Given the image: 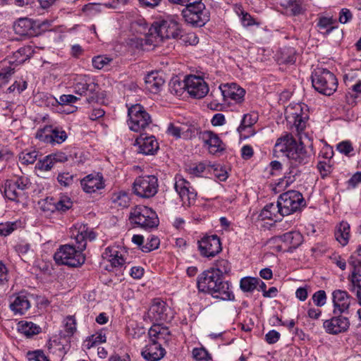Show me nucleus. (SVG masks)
Listing matches in <instances>:
<instances>
[{"label": "nucleus", "instance_id": "60", "mask_svg": "<svg viewBox=\"0 0 361 361\" xmlns=\"http://www.w3.org/2000/svg\"><path fill=\"white\" fill-rule=\"evenodd\" d=\"M179 37L182 42L185 43V44L195 45L199 42L197 37L193 32L188 33L185 35L180 33Z\"/></svg>", "mask_w": 361, "mask_h": 361}, {"label": "nucleus", "instance_id": "5", "mask_svg": "<svg viewBox=\"0 0 361 361\" xmlns=\"http://www.w3.org/2000/svg\"><path fill=\"white\" fill-rule=\"evenodd\" d=\"M129 221L135 227L145 230L156 228L159 222L157 213L144 205H137L131 209Z\"/></svg>", "mask_w": 361, "mask_h": 361}, {"label": "nucleus", "instance_id": "48", "mask_svg": "<svg viewBox=\"0 0 361 361\" xmlns=\"http://www.w3.org/2000/svg\"><path fill=\"white\" fill-rule=\"evenodd\" d=\"M106 337L102 333H97L92 335L85 341V346L90 349L97 345L106 342Z\"/></svg>", "mask_w": 361, "mask_h": 361}, {"label": "nucleus", "instance_id": "25", "mask_svg": "<svg viewBox=\"0 0 361 361\" xmlns=\"http://www.w3.org/2000/svg\"><path fill=\"white\" fill-rule=\"evenodd\" d=\"M332 300L334 314L348 312L350 305L351 297L346 291L339 289L334 290L332 293Z\"/></svg>", "mask_w": 361, "mask_h": 361}, {"label": "nucleus", "instance_id": "39", "mask_svg": "<svg viewBox=\"0 0 361 361\" xmlns=\"http://www.w3.org/2000/svg\"><path fill=\"white\" fill-rule=\"evenodd\" d=\"M45 104L55 106L57 104H68L75 103L78 99L73 94H63L59 98V102L52 95H44Z\"/></svg>", "mask_w": 361, "mask_h": 361}, {"label": "nucleus", "instance_id": "46", "mask_svg": "<svg viewBox=\"0 0 361 361\" xmlns=\"http://www.w3.org/2000/svg\"><path fill=\"white\" fill-rule=\"evenodd\" d=\"M6 63L5 61L1 65L0 70V86L8 82L15 71V67L12 64L8 63V65H6L5 64Z\"/></svg>", "mask_w": 361, "mask_h": 361}, {"label": "nucleus", "instance_id": "36", "mask_svg": "<svg viewBox=\"0 0 361 361\" xmlns=\"http://www.w3.org/2000/svg\"><path fill=\"white\" fill-rule=\"evenodd\" d=\"M4 195L8 200L18 202L24 195V192L16 188L13 180H7L4 187Z\"/></svg>", "mask_w": 361, "mask_h": 361}, {"label": "nucleus", "instance_id": "22", "mask_svg": "<svg viewBox=\"0 0 361 361\" xmlns=\"http://www.w3.org/2000/svg\"><path fill=\"white\" fill-rule=\"evenodd\" d=\"M350 326L348 317L342 315L332 317L323 322V327L327 334L336 335L346 331Z\"/></svg>", "mask_w": 361, "mask_h": 361}, {"label": "nucleus", "instance_id": "16", "mask_svg": "<svg viewBox=\"0 0 361 361\" xmlns=\"http://www.w3.org/2000/svg\"><path fill=\"white\" fill-rule=\"evenodd\" d=\"M155 31L161 39H177L182 33L179 23L172 18H167L157 22L155 24Z\"/></svg>", "mask_w": 361, "mask_h": 361}, {"label": "nucleus", "instance_id": "2", "mask_svg": "<svg viewBox=\"0 0 361 361\" xmlns=\"http://www.w3.org/2000/svg\"><path fill=\"white\" fill-rule=\"evenodd\" d=\"M274 150L284 153L290 160L289 171L284 176L286 183L293 182L298 175L299 171L295 170L297 166L307 164L310 161V154L303 142L297 141L295 137H280L275 144Z\"/></svg>", "mask_w": 361, "mask_h": 361}, {"label": "nucleus", "instance_id": "4", "mask_svg": "<svg viewBox=\"0 0 361 361\" xmlns=\"http://www.w3.org/2000/svg\"><path fill=\"white\" fill-rule=\"evenodd\" d=\"M313 87L318 92L330 96L338 88V80L336 75L326 68H317L311 75Z\"/></svg>", "mask_w": 361, "mask_h": 361}, {"label": "nucleus", "instance_id": "50", "mask_svg": "<svg viewBox=\"0 0 361 361\" xmlns=\"http://www.w3.org/2000/svg\"><path fill=\"white\" fill-rule=\"evenodd\" d=\"M209 174H213L220 181L228 178L227 171L219 164H211Z\"/></svg>", "mask_w": 361, "mask_h": 361}, {"label": "nucleus", "instance_id": "35", "mask_svg": "<svg viewBox=\"0 0 361 361\" xmlns=\"http://www.w3.org/2000/svg\"><path fill=\"white\" fill-rule=\"evenodd\" d=\"M18 330L26 337H31L39 334L41 328L32 322L20 321L18 324Z\"/></svg>", "mask_w": 361, "mask_h": 361}, {"label": "nucleus", "instance_id": "12", "mask_svg": "<svg viewBox=\"0 0 361 361\" xmlns=\"http://www.w3.org/2000/svg\"><path fill=\"white\" fill-rule=\"evenodd\" d=\"M348 263L353 269L350 276L352 291L355 293L361 304V245L351 255Z\"/></svg>", "mask_w": 361, "mask_h": 361}, {"label": "nucleus", "instance_id": "44", "mask_svg": "<svg viewBox=\"0 0 361 361\" xmlns=\"http://www.w3.org/2000/svg\"><path fill=\"white\" fill-rule=\"evenodd\" d=\"M259 283V279L245 276L240 279V288L245 293L252 292Z\"/></svg>", "mask_w": 361, "mask_h": 361}, {"label": "nucleus", "instance_id": "9", "mask_svg": "<svg viewBox=\"0 0 361 361\" xmlns=\"http://www.w3.org/2000/svg\"><path fill=\"white\" fill-rule=\"evenodd\" d=\"M73 88L75 94L86 97L89 103L97 98L98 85L89 75H77L74 79Z\"/></svg>", "mask_w": 361, "mask_h": 361}, {"label": "nucleus", "instance_id": "7", "mask_svg": "<svg viewBox=\"0 0 361 361\" xmlns=\"http://www.w3.org/2000/svg\"><path fill=\"white\" fill-rule=\"evenodd\" d=\"M128 114L129 128L135 133H140V135H148L146 130L149 128L152 121L149 114L145 111L143 106L140 104L133 105L128 109Z\"/></svg>", "mask_w": 361, "mask_h": 361}, {"label": "nucleus", "instance_id": "10", "mask_svg": "<svg viewBox=\"0 0 361 361\" xmlns=\"http://www.w3.org/2000/svg\"><path fill=\"white\" fill-rule=\"evenodd\" d=\"M158 179L155 176H141L133 183L134 193L142 198L154 197L158 191Z\"/></svg>", "mask_w": 361, "mask_h": 361}, {"label": "nucleus", "instance_id": "37", "mask_svg": "<svg viewBox=\"0 0 361 361\" xmlns=\"http://www.w3.org/2000/svg\"><path fill=\"white\" fill-rule=\"evenodd\" d=\"M204 147L210 154L214 155H216L225 149V145L220 137H209L207 140H204Z\"/></svg>", "mask_w": 361, "mask_h": 361}, {"label": "nucleus", "instance_id": "42", "mask_svg": "<svg viewBox=\"0 0 361 361\" xmlns=\"http://www.w3.org/2000/svg\"><path fill=\"white\" fill-rule=\"evenodd\" d=\"M190 131L191 134L194 135L202 134V133H199L198 130L196 128H189L185 130V127L180 126L178 123L176 124L173 123H170L167 127L166 133L171 135H180L181 134L187 133Z\"/></svg>", "mask_w": 361, "mask_h": 361}, {"label": "nucleus", "instance_id": "8", "mask_svg": "<svg viewBox=\"0 0 361 361\" xmlns=\"http://www.w3.org/2000/svg\"><path fill=\"white\" fill-rule=\"evenodd\" d=\"M278 202L281 208V215L288 216L305 205L302 195L296 190H288L281 194Z\"/></svg>", "mask_w": 361, "mask_h": 361}, {"label": "nucleus", "instance_id": "53", "mask_svg": "<svg viewBox=\"0 0 361 361\" xmlns=\"http://www.w3.org/2000/svg\"><path fill=\"white\" fill-rule=\"evenodd\" d=\"M54 165L55 164L54 160L51 156L49 154L45 157L42 160H39L37 163L35 168L42 171H48L51 170L54 166Z\"/></svg>", "mask_w": 361, "mask_h": 361}, {"label": "nucleus", "instance_id": "26", "mask_svg": "<svg viewBox=\"0 0 361 361\" xmlns=\"http://www.w3.org/2000/svg\"><path fill=\"white\" fill-rule=\"evenodd\" d=\"M165 354V349L155 340H152V343L146 345L141 352L142 357L146 361H159Z\"/></svg>", "mask_w": 361, "mask_h": 361}, {"label": "nucleus", "instance_id": "11", "mask_svg": "<svg viewBox=\"0 0 361 361\" xmlns=\"http://www.w3.org/2000/svg\"><path fill=\"white\" fill-rule=\"evenodd\" d=\"M182 15L187 23L197 27L204 26L210 19V12L204 4L185 8L182 11Z\"/></svg>", "mask_w": 361, "mask_h": 361}, {"label": "nucleus", "instance_id": "41", "mask_svg": "<svg viewBox=\"0 0 361 361\" xmlns=\"http://www.w3.org/2000/svg\"><path fill=\"white\" fill-rule=\"evenodd\" d=\"M336 20L332 17H320L317 23V26L320 30H325L323 34L324 35H329L337 26L334 25Z\"/></svg>", "mask_w": 361, "mask_h": 361}, {"label": "nucleus", "instance_id": "13", "mask_svg": "<svg viewBox=\"0 0 361 361\" xmlns=\"http://www.w3.org/2000/svg\"><path fill=\"white\" fill-rule=\"evenodd\" d=\"M197 248L202 257L213 258L222 250L217 235H205L197 241Z\"/></svg>", "mask_w": 361, "mask_h": 361}, {"label": "nucleus", "instance_id": "1", "mask_svg": "<svg viewBox=\"0 0 361 361\" xmlns=\"http://www.w3.org/2000/svg\"><path fill=\"white\" fill-rule=\"evenodd\" d=\"M231 270V267L228 260L218 259L213 267L204 271L197 276L198 290L221 300H234L231 284L224 280V276L228 274Z\"/></svg>", "mask_w": 361, "mask_h": 361}, {"label": "nucleus", "instance_id": "23", "mask_svg": "<svg viewBox=\"0 0 361 361\" xmlns=\"http://www.w3.org/2000/svg\"><path fill=\"white\" fill-rule=\"evenodd\" d=\"M259 116L257 112L252 111L243 116L240 123L237 128V132L240 135H255L258 133L255 125Z\"/></svg>", "mask_w": 361, "mask_h": 361}, {"label": "nucleus", "instance_id": "32", "mask_svg": "<svg viewBox=\"0 0 361 361\" xmlns=\"http://www.w3.org/2000/svg\"><path fill=\"white\" fill-rule=\"evenodd\" d=\"M284 216L285 215H281V208L278 201L276 203H269L267 204L260 213V216L263 219H271L274 221H279L281 216Z\"/></svg>", "mask_w": 361, "mask_h": 361}, {"label": "nucleus", "instance_id": "20", "mask_svg": "<svg viewBox=\"0 0 361 361\" xmlns=\"http://www.w3.org/2000/svg\"><path fill=\"white\" fill-rule=\"evenodd\" d=\"M224 102H233L237 104L244 100L245 90L236 83H226L219 87Z\"/></svg>", "mask_w": 361, "mask_h": 361}, {"label": "nucleus", "instance_id": "61", "mask_svg": "<svg viewBox=\"0 0 361 361\" xmlns=\"http://www.w3.org/2000/svg\"><path fill=\"white\" fill-rule=\"evenodd\" d=\"M239 16L240 18L241 23L244 27L252 26L256 23L255 20L247 12L241 11Z\"/></svg>", "mask_w": 361, "mask_h": 361}, {"label": "nucleus", "instance_id": "52", "mask_svg": "<svg viewBox=\"0 0 361 361\" xmlns=\"http://www.w3.org/2000/svg\"><path fill=\"white\" fill-rule=\"evenodd\" d=\"M18 221H6L0 224V235L7 236L18 228Z\"/></svg>", "mask_w": 361, "mask_h": 361}, {"label": "nucleus", "instance_id": "43", "mask_svg": "<svg viewBox=\"0 0 361 361\" xmlns=\"http://www.w3.org/2000/svg\"><path fill=\"white\" fill-rule=\"evenodd\" d=\"M296 61V52L293 48L285 47L281 49L279 61L281 63L293 64Z\"/></svg>", "mask_w": 361, "mask_h": 361}, {"label": "nucleus", "instance_id": "34", "mask_svg": "<svg viewBox=\"0 0 361 361\" xmlns=\"http://www.w3.org/2000/svg\"><path fill=\"white\" fill-rule=\"evenodd\" d=\"M210 166L211 164L207 162L193 163L187 166L186 171L192 176L202 177L209 174Z\"/></svg>", "mask_w": 361, "mask_h": 361}, {"label": "nucleus", "instance_id": "38", "mask_svg": "<svg viewBox=\"0 0 361 361\" xmlns=\"http://www.w3.org/2000/svg\"><path fill=\"white\" fill-rule=\"evenodd\" d=\"M32 54V48L29 46L23 47L20 48L13 54V61H9L8 63L12 64L15 67L16 65H19L29 59Z\"/></svg>", "mask_w": 361, "mask_h": 361}, {"label": "nucleus", "instance_id": "51", "mask_svg": "<svg viewBox=\"0 0 361 361\" xmlns=\"http://www.w3.org/2000/svg\"><path fill=\"white\" fill-rule=\"evenodd\" d=\"M64 322V336H71L76 331V321L73 316H68L63 321Z\"/></svg>", "mask_w": 361, "mask_h": 361}, {"label": "nucleus", "instance_id": "3", "mask_svg": "<svg viewBox=\"0 0 361 361\" xmlns=\"http://www.w3.org/2000/svg\"><path fill=\"white\" fill-rule=\"evenodd\" d=\"M285 117L287 126L301 135L309 119V108L305 103H290L286 108Z\"/></svg>", "mask_w": 361, "mask_h": 361}, {"label": "nucleus", "instance_id": "21", "mask_svg": "<svg viewBox=\"0 0 361 361\" xmlns=\"http://www.w3.org/2000/svg\"><path fill=\"white\" fill-rule=\"evenodd\" d=\"M30 296L26 291H20L10 297L9 307L14 314L23 315L30 308Z\"/></svg>", "mask_w": 361, "mask_h": 361}, {"label": "nucleus", "instance_id": "63", "mask_svg": "<svg viewBox=\"0 0 361 361\" xmlns=\"http://www.w3.org/2000/svg\"><path fill=\"white\" fill-rule=\"evenodd\" d=\"M337 149L341 153L348 155L353 150V147L350 141L345 140L337 145Z\"/></svg>", "mask_w": 361, "mask_h": 361}, {"label": "nucleus", "instance_id": "19", "mask_svg": "<svg viewBox=\"0 0 361 361\" xmlns=\"http://www.w3.org/2000/svg\"><path fill=\"white\" fill-rule=\"evenodd\" d=\"M127 251L119 245L109 246L105 249L102 254L112 268H122L127 263Z\"/></svg>", "mask_w": 361, "mask_h": 361}, {"label": "nucleus", "instance_id": "57", "mask_svg": "<svg viewBox=\"0 0 361 361\" xmlns=\"http://www.w3.org/2000/svg\"><path fill=\"white\" fill-rule=\"evenodd\" d=\"M317 167L322 178L328 176L332 171V166L329 160L319 161Z\"/></svg>", "mask_w": 361, "mask_h": 361}, {"label": "nucleus", "instance_id": "58", "mask_svg": "<svg viewBox=\"0 0 361 361\" xmlns=\"http://www.w3.org/2000/svg\"><path fill=\"white\" fill-rule=\"evenodd\" d=\"M312 300L316 306L322 307L326 302V294L324 290H319L313 294Z\"/></svg>", "mask_w": 361, "mask_h": 361}, {"label": "nucleus", "instance_id": "56", "mask_svg": "<svg viewBox=\"0 0 361 361\" xmlns=\"http://www.w3.org/2000/svg\"><path fill=\"white\" fill-rule=\"evenodd\" d=\"M159 243V239L154 235H152L147 238V242L141 247V250L144 252H149L158 248Z\"/></svg>", "mask_w": 361, "mask_h": 361}, {"label": "nucleus", "instance_id": "28", "mask_svg": "<svg viewBox=\"0 0 361 361\" xmlns=\"http://www.w3.org/2000/svg\"><path fill=\"white\" fill-rule=\"evenodd\" d=\"M156 137H137L135 145L139 147V152L142 154H154L159 149V145Z\"/></svg>", "mask_w": 361, "mask_h": 361}, {"label": "nucleus", "instance_id": "55", "mask_svg": "<svg viewBox=\"0 0 361 361\" xmlns=\"http://www.w3.org/2000/svg\"><path fill=\"white\" fill-rule=\"evenodd\" d=\"M111 61V58L104 55H99L92 58V63L94 68L100 70L109 64Z\"/></svg>", "mask_w": 361, "mask_h": 361}, {"label": "nucleus", "instance_id": "18", "mask_svg": "<svg viewBox=\"0 0 361 361\" xmlns=\"http://www.w3.org/2000/svg\"><path fill=\"white\" fill-rule=\"evenodd\" d=\"M184 87L191 97L197 99L203 98L209 92L207 84L199 76H188L184 80Z\"/></svg>", "mask_w": 361, "mask_h": 361}, {"label": "nucleus", "instance_id": "64", "mask_svg": "<svg viewBox=\"0 0 361 361\" xmlns=\"http://www.w3.org/2000/svg\"><path fill=\"white\" fill-rule=\"evenodd\" d=\"M29 361H49L44 353L41 350H36L28 353Z\"/></svg>", "mask_w": 361, "mask_h": 361}, {"label": "nucleus", "instance_id": "40", "mask_svg": "<svg viewBox=\"0 0 361 361\" xmlns=\"http://www.w3.org/2000/svg\"><path fill=\"white\" fill-rule=\"evenodd\" d=\"M111 200L116 207L121 208L128 207L130 202L129 194L123 190L113 193Z\"/></svg>", "mask_w": 361, "mask_h": 361}, {"label": "nucleus", "instance_id": "17", "mask_svg": "<svg viewBox=\"0 0 361 361\" xmlns=\"http://www.w3.org/2000/svg\"><path fill=\"white\" fill-rule=\"evenodd\" d=\"M174 188L184 205L190 206L194 204L196 200L197 192L191 186L190 183L181 176H176Z\"/></svg>", "mask_w": 361, "mask_h": 361}, {"label": "nucleus", "instance_id": "15", "mask_svg": "<svg viewBox=\"0 0 361 361\" xmlns=\"http://www.w3.org/2000/svg\"><path fill=\"white\" fill-rule=\"evenodd\" d=\"M71 238L75 240L78 248L85 250L87 241H93L97 238V233L93 228L87 224L80 223L75 224L71 228Z\"/></svg>", "mask_w": 361, "mask_h": 361}, {"label": "nucleus", "instance_id": "29", "mask_svg": "<svg viewBox=\"0 0 361 361\" xmlns=\"http://www.w3.org/2000/svg\"><path fill=\"white\" fill-rule=\"evenodd\" d=\"M13 30L16 35L32 37L35 34L33 22L27 18H20L14 23Z\"/></svg>", "mask_w": 361, "mask_h": 361}, {"label": "nucleus", "instance_id": "54", "mask_svg": "<svg viewBox=\"0 0 361 361\" xmlns=\"http://www.w3.org/2000/svg\"><path fill=\"white\" fill-rule=\"evenodd\" d=\"M66 135V133L64 130H60L58 127L53 126H46L43 128L40 129L37 135Z\"/></svg>", "mask_w": 361, "mask_h": 361}, {"label": "nucleus", "instance_id": "45", "mask_svg": "<svg viewBox=\"0 0 361 361\" xmlns=\"http://www.w3.org/2000/svg\"><path fill=\"white\" fill-rule=\"evenodd\" d=\"M73 206V201L66 195L61 194L57 202L54 204V209L61 212H65Z\"/></svg>", "mask_w": 361, "mask_h": 361}, {"label": "nucleus", "instance_id": "59", "mask_svg": "<svg viewBox=\"0 0 361 361\" xmlns=\"http://www.w3.org/2000/svg\"><path fill=\"white\" fill-rule=\"evenodd\" d=\"M193 357L197 360H208L211 356L204 348H196L192 350Z\"/></svg>", "mask_w": 361, "mask_h": 361}, {"label": "nucleus", "instance_id": "24", "mask_svg": "<svg viewBox=\"0 0 361 361\" xmlns=\"http://www.w3.org/2000/svg\"><path fill=\"white\" fill-rule=\"evenodd\" d=\"M80 185L86 193H93L105 186L102 173H90L80 180Z\"/></svg>", "mask_w": 361, "mask_h": 361}, {"label": "nucleus", "instance_id": "30", "mask_svg": "<svg viewBox=\"0 0 361 361\" xmlns=\"http://www.w3.org/2000/svg\"><path fill=\"white\" fill-rule=\"evenodd\" d=\"M145 88L153 94H157L164 83V80L158 72L147 74L145 79Z\"/></svg>", "mask_w": 361, "mask_h": 361}, {"label": "nucleus", "instance_id": "6", "mask_svg": "<svg viewBox=\"0 0 361 361\" xmlns=\"http://www.w3.org/2000/svg\"><path fill=\"white\" fill-rule=\"evenodd\" d=\"M84 250L75 248L73 245L66 244L61 245L54 253V259L59 265L78 267L84 264L85 257L82 254Z\"/></svg>", "mask_w": 361, "mask_h": 361}, {"label": "nucleus", "instance_id": "14", "mask_svg": "<svg viewBox=\"0 0 361 361\" xmlns=\"http://www.w3.org/2000/svg\"><path fill=\"white\" fill-rule=\"evenodd\" d=\"M147 317L153 322H169L173 317V313L164 301L155 298L148 310Z\"/></svg>", "mask_w": 361, "mask_h": 361}, {"label": "nucleus", "instance_id": "27", "mask_svg": "<svg viewBox=\"0 0 361 361\" xmlns=\"http://www.w3.org/2000/svg\"><path fill=\"white\" fill-rule=\"evenodd\" d=\"M276 240L281 241L285 246L284 251L292 252L303 242V236L298 231H290L276 236Z\"/></svg>", "mask_w": 361, "mask_h": 361}, {"label": "nucleus", "instance_id": "47", "mask_svg": "<svg viewBox=\"0 0 361 361\" xmlns=\"http://www.w3.org/2000/svg\"><path fill=\"white\" fill-rule=\"evenodd\" d=\"M38 152L25 150L19 154V159L23 164L28 165L34 164L37 158Z\"/></svg>", "mask_w": 361, "mask_h": 361}, {"label": "nucleus", "instance_id": "33", "mask_svg": "<svg viewBox=\"0 0 361 361\" xmlns=\"http://www.w3.org/2000/svg\"><path fill=\"white\" fill-rule=\"evenodd\" d=\"M335 238L342 245L348 244L350 238V225L346 221H341L335 231Z\"/></svg>", "mask_w": 361, "mask_h": 361}, {"label": "nucleus", "instance_id": "49", "mask_svg": "<svg viewBox=\"0 0 361 361\" xmlns=\"http://www.w3.org/2000/svg\"><path fill=\"white\" fill-rule=\"evenodd\" d=\"M76 180V175L69 172H61L58 174L57 180L61 186L70 187Z\"/></svg>", "mask_w": 361, "mask_h": 361}, {"label": "nucleus", "instance_id": "62", "mask_svg": "<svg viewBox=\"0 0 361 361\" xmlns=\"http://www.w3.org/2000/svg\"><path fill=\"white\" fill-rule=\"evenodd\" d=\"M184 89H185L184 82L182 83L180 81L175 80L170 83L171 92L175 95L180 96Z\"/></svg>", "mask_w": 361, "mask_h": 361}, {"label": "nucleus", "instance_id": "31", "mask_svg": "<svg viewBox=\"0 0 361 361\" xmlns=\"http://www.w3.org/2000/svg\"><path fill=\"white\" fill-rule=\"evenodd\" d=\"M148 334L151 340L168 342L171 339V333L168 327L154 324L149 329Z\"/></svg>", "mask_w": 361, "mask_h": 361}]
</instances>
